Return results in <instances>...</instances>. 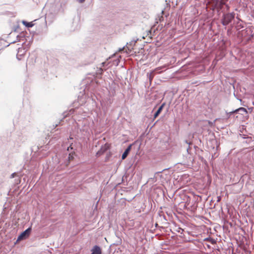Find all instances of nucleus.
<instances>
[{
  "instance_id": "1",
  "label": "nucleus",
  "mask_w": 254,
  "mask_h": 254,
  "mask_svg": "<svg viewBox=\"0 0 254 254\" xmlns=\"http://www.w3.org/2000/svg\"><path fill=\"white\" fill-rule=\"evenodd\" d=\"M229 0H211L213 6L217 9L218 12L222 10L223 6L226 5Z\"/></svg>"
},
{
  "instance_id": "2",
  "label": "nucleus",
  "mask_w": 254,
  "mask_h": 254,
  "mask_svg": "<svg viewBox=\"0 0 254 254\" xmlns=\"http://www.w3.org/2000/svg\"><path fill=\"white\" fill-rule=\"evenodd\" d=\"M235 13L234 12L223 14L221 23L223 25L226 26L228 25L234 18Z\"/></svg>"
},
{
  "instance_id": "3",
  "label": "nucleus",
  "mask_w": 254,
  "mask_h": 254,
  "mask_svg": "<svg viewBox=\"0 0 254 254\" xmlns=\"http://www.w3.org/2000/svg\"><path fill=\"white\" fill-rule=\"evenodd\" d=\"M32 231L31 227H29L25 231L22 232L18 237L16 242L21 241L22 240L27 239L30 235Z\"/></svg>"
},
{
  "instance_id": "4",
  "label": "nucleus",
  "mask_w": 254,
  "mask_h": 254,
  "mask_svg": "<svg viewBox=\"0 0 254 254\" xmlns=\"http://www.w3.org/2000/svg\"><path fill=\"white\" fill-rule=\"evenodd\" d=\"M248 112H247V111L246 110V109L243 108V107H240L237 109H236L234 111H231V112H227V111L226 112V114L227 115V117H226V119L229 118V117L232 115V114H234L235 113H236V114H241V115H244V114H247Z\"/></svg>"
},
{
  "instance_id": "5",
  "label": "nucleus",
  "mask_w": 254,
  "mask_h": 254,
  "mask_svg": "<svg viewBox=\"0 0 254 254\" xmlns=\"http://www.w3.org/2000/svg\"><path fill=\"white\" fill-rule=\"evenodd\" d=\"M166 103H163L157 110V111L154 113L153 115L154 119H156L158 116L160 114L161 112L162 111L164 106H165Z\"/></svg>"
},
{
  "instance_id": "6",
  "label": "nucleus",
  "mask_w": 254,
  "mask_h": 254,
  "mask_svg": "<svg viewBox=\"0 0 254 254\" xmlns=\"http://www.w3.org/2000/svg\"><path fill=\"white\" fill-rule=\"evenodd\" d=\"M91 254H102V251L100 247L97 245L94 246L91 249Z\"/></svg>"
},
{
  "instance_id": "7",
  "label": "nucleus",
  "mask_w": 254,
  "mask_h": 254,
  "mask_svg": "<svg viewBox=\"0 0 254 254\" xmlns=\"http://www.w3.org/2000/svg\"><path fill=\"white\" fill-rule=\"evenodd\" d=\"M131 148V144H130L129 146L127 147V148L126 149L124 153H123L122 155V159L123 160L126 159L127 155H128L129 152L130 151Z\"/></svg>"
},
{
  "instance_id": "8",
  "label": "nucleus",
  "mask_w": 254,
  "mask_h": 254,
  "mask_svg": "<svg viewBox=\"0 0 254 254\" xmlns=\"http://www.w3.org/2000/svg\"><path fill=\"white\" fill-rule=\"evenodd\" d=\"M137 40H131L129 43H127L126 45L127 49L129 51H131V49H133L132 46H134Z\"/></svg>"
},
{
  "instance_id": "9",
  "label": "nucleus",
  "mask_w": 254,
  "mask_h": 254,
  "mask_svg": "<svg viewBox=\"0 0 254 254\" xmlns=\"http://www.w3.org/2000/svg\"><path fill=\"white\" fill-rule=\"evenodd\" d=\"M22 23L24 25H25L26 27L28 28L32 27L34 25L32 22H28L24 20L22 21Z\"/></svg>"
},
{
  "instance_id": "10",
  "label": "nucleus",
  "mask_w": 254,
  "mask_h": 254,
  "mask_svg": "<svg viewBox=\"0 0 254 254\" xmlns=\"http://www.w3.org/2000/svg\"><path fill=\"white\" fill-rule=\"evenodd\" d=\"M204 241H208L211 244H215L216 243V241L213 238H211L210 237L206 238L204 239Z\"/></svg>"
},
{
  "instance_id": "11",
  "label": "nucleus",
  "mask_w": 254,
  "mask_h": 254,
  "mask_svg": "<svg viewBox=\"0 0 254 254\" xmlns=\"http://www.w3.org/2000/svg\"><path fill=\"white\" fill-rule=\"evenodd\" d=\"M223 120L222 119H220V118H217V119H216L215 120H214L213 122H210V121H208V123L209 124V126H213V123L216 122H221L222 121H223Z\"/></svg>"
},
{
  "instance_id": "12",
  "label": "nucleus",
  "mask_w": 254,
  "mask_h": 254,
  "mask_svg": "<svg viewBox=\"0 0 254 254\" xmlns=\"http://www.w3.org/2000/svg\"><path fill=\"white\" fill-rule=\"evenodd\" d=\"M147 76L149 78V81H151L154 77V72L152 71L150 73H148Z\"/></svg>"
},
{
  "instance_id": "13",
  "label": "nucleus",
  "mask_w": 254,
  "mask_h": 254,
  "mask_svg": "<svg viewBox=\"0 0 254 254\" xmlns=\"http://www.w3.org/2000/svg\"><path fill=\"white\" fill-rule=\"evenodd\" d=\"M76 0L79 3H83L85 1V0Z\"/></svg>"
},
{
  "instance_id": "14",
  "label": "nucleus",
  "mask_w": 254,
  "mask_h": 254,
  "mask_svg": "<svg viewBox=\"0 0 254 254\" xmlns=\"http://www.w3.org/2000/svg\"><path fill=\"white\" fill-rule=\"evenodd\" d=\"M226 6V8H227V10H229L230 8V6L226 3V5H225Z\"/></svg>"
},
{
  "instance_id": "15",
  "label": "nucleus",
  "mask_w": 254,
  "mask_h": 254,
  "mask_svg": "<svg viewBox=\"0 0 254 254\" xmlns=\"http://www.w3.org/2000/svg\"><path fill=\"white\" fill-rule=\"evenodd\" d=\"M15 175V173H12L11 175V178H14V176Z\"/></svg>"
},
{
  "instance_id": "16",
  "label": "nucleus",
  "mask_w": 254,
  "mask_h": 254,
  "mask_svg": "<svg viewBox=\"0 0 254 254\" xmlns=\"http://www.w3.org/2000/svg\"><path fill=\"white\" fill-rule=\"evenodd\" d=\"M124 49H126L125 46L123 47V48H122V49L120 48L119 49V51H122L124 50Z\"/></svg>"
},
{
  "instance_id": "17",
  "label": "nucleus",
  "mask_w": 254,
  "mask_h": 254,
  "mask_svg": "<svg viewBox=\"0 0 254 254\" xmlns=\"http://www.w3.org/2000/svg\"><path fill=\"white\" fill-rule=\"evenodd\" d=\"M246 128H244V127H242V129H243V130H240V131L243 133V131L244 130V129H246Z\"/></svg>"
},
{
  "instance_id": "18",
  "label": "nucleus",
  "mask_w": 254,
  "mask_h": 254,
  "mask_svg": "<svg viewBox=\"0 0 254 254\" xmlns=\"http://www.w3.org/2000/svg\"><path fill=\"white\" fill-rule=\"evenodd\" d=\"M69 148H70V149H72V148L71 147V145H70L69 147H68L67 148V150H69Z\"/></svg>"
},
{
  "instance_id": "19",
  "label": "nucleus",
  "mask_w": 254,
  "mask_h": 254,
  "mask_svg": "<svg viewBox=\"0 0 254 254\" xmlns=\"http://www.w3.org/2000/svg\"><path fill=\"white\" fill-rule=\"evenodd\" d=\"M186 143L187 144H189V145L190 144V142H189L187 140H186Z\"/></svg>"
},
{
  "instance_id": "20",
  "label": "nucleus",
  "mask_w": 254,
  "mask_h": 254,
  "mask_svg": "<svg viewBox=\"0 0 254 254\" xmlns=\"http://www.w3.org/2000/svg\"><path fill=\"white\" fill-rule=\"evenodd\" d=\"M243 135H244V136L243 137V138H247V137L246 136V135H244V134Z\"/></svg>"
},
{
  "instance_id": "21",
  "label": "nucleus",
  "mask_w": 254,
  "mask_h": 254,
  "mask_svg": "<svg viewBox=\"0 0 254 254\" xmlns=\"http://www.w3.org/2000/svg\"><path fill=\"white\" fill-rule=\"evenodd\" d=\"M154 125H155V124L151 126V127H153L154 126Z\"/></svg>"
},
{
  "instance_id": "22",
  "label": "nucleus",
  "mask_w": 254,
  "mask_h": 254,
  "mask_svg": "<svg viewBox=\"0 0 254 254\" xmlns=\"http://www.w3.org/2000/svg\"><path fill=\"white\" fill-rule=\"evenodd\" d=\"M189 147L187 148V151L189 152Z\"/></svg>"
},
{
  "instance_id": "23",
  "label": "nucleus",
  "mask_w": 254,
  "mask_h": 254,
  "mask_svg": "<svg viewBox=\"0 0 254 254\" xmlns=\"http://www.w3.org/2000/svg\"><path fill=\"white\" fill-rule=\"evenodd\" d=\"M57 126H58V125H57V124H56V125H55V127H57Z\"/></svg>"
},
{
  "instance_id": "24",
  "label": "nucleus",
  "mask_w": 254,
  "mask_h": 254,
  "mask_svg": "<svg viewBox=\"0 0 254 254\" xmlns=\"http://www.w3.org/2000/svg\"><path fill=\"white\" fill-rule=\"evenodd\" d=\"M105 64V63H103L102 64L104 65Z\"/></svg>"
}]
</instances>
